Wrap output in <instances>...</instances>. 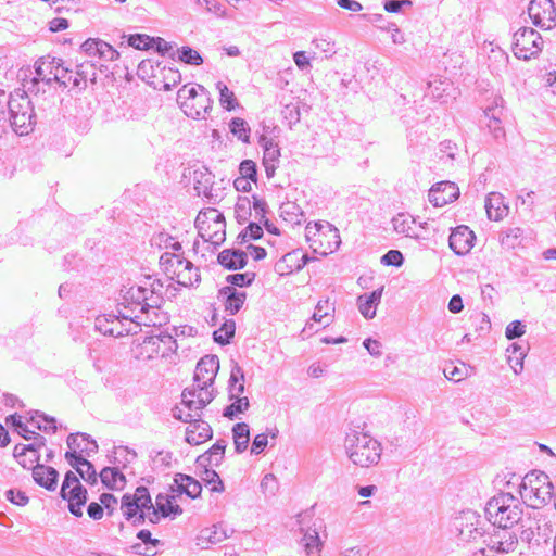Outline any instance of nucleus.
I'll return each instance as SVG.
<instances>
[{
    "mask_svg": "<svg viewBox=\"0 0 556 556\" xmlns=\"http://www.w3.org/2000/svg\"><path fill=\"white\" fill-rule=\"evenodd\" d=\"M58 477V471L52 467L37 464L33 468V478L35 482L49 491H54L56 489Z\"/></svg>",
    "mask_w": 556,
    "mask_h": 556,
    "instance_id": "28",
    "label": "nucleus"
},
{
    "mask_svg": "<svg viewBox=\"0 0 556 556\" xmlns=\"http://www.w3.org/2000/svg\"><path fill=\"white\" fill-rule=\"evenodd\" d=\"M9 127L18 136L28 135L36 124L31 101L26 93L16 92L9 98Z\"/></svg>",
    "mask_w": 556,
    "mask_h": 556,
    "instance_id": "6",
    "label": "nucleus"
},
{
    "mask_svg": "<svg viewBox=\"0 0 556 556\" xmlns=\"http://www.w3.org/2000/svg\"><path fill=\"white\" fill-rule=\"evenodd\" d=\"M344 450L348 458L362 468L377 465L382 454L381 443L370 433L362 430H351L346 433Z\"/></svg>",
    "mask_w": 556,
    "mask_h": 556,
    "instance_id": "2",
    "label": "nucleus"
},
{
    "mask_svg": "<svg viewBox=\"0 0 556 556\" xmlns=\"http://www.w3.org/2000/svg\"><path fill=\"white\" fill-rule=\"evenodd\" d=\"M459 197V188L455 182L441 181L431 187L429 190V201L437 207L444 206L457 200Z\"/></svg>",
    "mask_w": 556,
    "mask_h": 556,
    "instance_id": "18",
    "label": "nucleus"
},
{
    "mask_svg": "<svg viewBox=\"0 0 556 556\" xmlns=\"http://www.w3.org/2000/svg\"><path fill=\"white\" fill-rule=\"evenodd\" d=\"M263 236V228L258 223L251 222L249 225L239 233L237 240L239 243H243L248 240H257Z\"/></svg>",
    "mask_w": 556,
    "mask_h": 556,
    "instance_id": "56",
    "label": "nucleus"
},
{
    "mask_svg": "<svg viewBox=\"0 0 556 556\" xmlns=\"http://www.w3.org/2000/svg\"><path fill=\"white\" fill-rule=\"evenodd\" d=\"M208 222H212L211 228H225V217L224 215L215 208H207L204 212H200L195 218V227L198 228L199 236L202 239H205L206 236V226Z\"/></svg>",
    "mask_w": 556,
    "mask_h": 556,
    "instance_id": "21",
    "label": "nucleus"
},
{
    "mask_svg": "<svg viewBox=\"0 0 556 556\" xmlns=\"http://www.w3.org/2000/svg\"><path fill=\"white\" fill-rule=\"evenodd\" d=\"M240 177L248 178L251 181L257 180V167L254 161L244 160L239 165Z\"/></svg>",
    "mask_w": 556,
    "mask_h": 556,
    "instance_id": "64",
    "label": "nucleus"
},
{
    "mask_svg": "<svg viewBox=\"0 0 556 556\" xmlns=\"http://www.w3.org/2000/svg\"><path fill=\"white\" fill-rule=\"evenodd\" d=\"M383 287L374 290L369 294L365 293L357 298L358 309L361 314L367 318L371 319L376 315V307L381 301Z\"/></svg>",
    "mask_w": 556,
    "mask_h": 556,
    "instance_id": "30",
    "label": "nucleus"
},
{
    "mask_svg": "<svg viewBox=\"0 0 556 556\" xmlns=\"http://www.w3.org/2000/svg\"><path fill=\"white\" fill-rule=\"evenodd\" d=\"M215 397V390L210 386H195L193 382L191 388L184 390L181 394V404L188 410H194L199 416V412L208 405Z\"/></svg>",
    "mask_w": 556,
    "mask_h": 556,
    "instance_id": "13",
    "label": "nucleus"
},
{
    "mask_svg": "<svg viewBox=\"0 0 556 556\" xmlns=\"http://www.w3.org/2000/svg\"><path fill=\"white\" fill-rule=\"evenodd\" d=\"M280 148L277 146L267 148L263 151V165L267 178H271L275 175L276 168L279 163Z\"/></svg>",
    "mask_w": 556,
    "mask_h": 556,
    "instance_id": "44",
    "label": "nucleus"
},
{
    "mask_svg": "<svg viewBox=\"0 0 556 556\" xmlns=\"http://www.w3.org/2000/svg\"><path fill=\"white\" fill-rule=\"evenodd\" d=\"M528 14L532 23L543 29L556 26V8L553 0H531Z\"/></svg>",
    "mask_w": 556,
    "mask_h": 556,
    "instance_id": "12",
    "label": "nucleus"
},
{
    "mask_svg": "<svg viewBox=\"0 0 556 556\" xmlns=\"http://www.w3.org/2000/svg\"><path fill=\"white\" fill-rule=\"evenodd\" d=\"M46 439L37 435L35 442L28 445H16L13 455L24 468H34L39 462V450L45 445Z\"/></svg>",
    "mask_w": 556,
    "mask_h": 556,
    "instance_id": "19",
    "label": "nucleus"
},
{
    "mask_svg": "<svg viewBox=\"0 0 556 556\" xmlns=\"http://www.w3.org/2000/svg\"><path fill=\"white\" fill-rule=\"evenodd\" d=\"M134 501H136L141 508V514L138 515V518L134 520L135 526L142 525L144 522V510L152 508V501L149 494V491L146 486H138L134 494Z\"/></svg>",
    "mask_w": 556,
    "mask_h": 556,
    "instance_id": "42",
    "label": "nucleus"
},
{
    "mask_svg": "<svg viewBox=\"0 0 556 556\" xmlns=\"http://www.w3.org/2000/svg\"><path fill=\"white\" fill-rule=\"evenodd\" d=\"M443 374L446 379L460 382L472 374V368L463 362H458L457 364L451 362L444 365Z\"/></svg>",
    "mask_w": 556,
    "mask_h": 556,
    "instance_id": "37",
    "label": "nucleus"
},
{
    "mask_svg": "<svg viewBox=\"0 0 556 556\" xmlns=\"http://www.w3.org/2000/svg\"><path fill=\"white\" fill-rule=\"evenodd\" d=\"M56 64L59 65V59L51 55H45L38 59L35 63L36 76L34 77L33 83L37 84L42 81L47 85L53 83L54 68Z\"/></svg>",
    "mask_w": 556,
    "mask_h": 556,
    "instance_id": "22",
    "label": "nucleus"
},
{
    "mask_svg": "<svg viewBox=\"0 0 556 556\" xmlns=\"http://www.w3.org/2000/svg\"><path fill=\"white\" fill-rule=\"evenodd\" d=\"M67 446L71 453L77 455L94 453L98 450L96 441L91 440L86 433L70 434L67 438Z\"/></svg>",
    "mask_w": 556,
    "mask_h": 556,
    "instance_id": "29",
    "label": "nucleus"
},
{
    "mask_svg": "<svg viewBox=\"0 0 556 556\" xmlns=\"http://www.w3.org/2000/svg\"><path fill=\"white\" fill-rule=\"evenodd\" d=\"M65 458L86 482L91 484L97 482V472L90 462L71 452H66Z\"/></svg>",
    "mask_w": 556,
    "mask_h": 556,
    "instance_id": "24",
    "label": "nucleus"
},
{
    "mask_svg": "<svg viewBox=\"0 0 556 556\" xmlns=\"http://www.w3.org/2000/svg\"><path fill=\"white\" fill-rule=\"evenodd\" d=\"M186 441L191 445H200L213 435V430L208 422L195 418L186 427Z\"/></svg>",
    "mask_w": 556,
    "mask_h": 556,
    "instance_id": "20",
    "label": "nucleus"
},
{
    "mask_svg": "<svg viewBox=\"0 0 556 556\" xmlns=\"http://www.w3.org/2000/svg\"><path fill=\"white\" fill-rule=\"evenodd\" d=\"M392 225L394 231L397 233L413 239L421 238V235L419 233L416 226V219L409 214L399 213L392 218Z\"/></svg>",
    "mask_w": 556,
    "mask_h": 556,
    "instance_id": "27",
    "label": "nucleus"
},
{
    "mask_svg": "<svg viewBox=\"0 0 556 556\" xmlns=\"http://www.w3.org/2000/svg\"><path fill=\"white\" fill-rule=\"evenodd\" d=\"M229 382V399L232 403L225 408L224 416L232 419L238 414L244 413L250 406L249 399L241 396L244 391V381L239 366L232 368Z\"/></svg>",
    "mask_w": 556,
    "mask_h": 556,
    "instance_id": "10",
    "label": "nucleus"
},
{
    "mask_svg": "<svg viewBox=\"0 0 556 556\" xmlns=\"http://www.w3.org/2000/svg\"><path fill=\"white\" fill-rule=\"evenodd\" d=\"M521 539L531 545H541L554 540L555 523L542 511L535 510L522 523Z\"/></svg>",
    "mask_w": 556,
    "mask_h": 556,
    "instance_id": "7",
    "label": "nucleus"
},
{
    "mask_svg": "<svg viewBox=\"0 0 556 556\" xmlns=\"http://www.w3.org/2000/svg\"><path fill=\"white\" fill-rule=\"evenodd\" d=\"M216 89L219 91L220 105L227 111H232L237 105L233 92L223 81L216 83Z\"/></svg>",
    "mask_w": 556,
    "mask_h": 556,
    "instance_id": "52",
    "label": "nucleus"
},
{
    "mask_svg": "<svg viewBox=\"0 0 556 556\" xmlns=\"http://www.w3.org/2000/svg\"><path fill=\"white\" fill-rule=\"evenodd\" d=\"M525 230L520 227H511L503 231L501 235L502 245L514 249L521 243Z\"/></svg>",
    "mask_w": 556,
    "mask_h": 556,
    "instance_id": "47",
    "label": "nucleus"
},
{
    "mask_svg": "<svg viewBox=\"0 0 556 556\" xmlns=\"http://www.w3.org/2000/svg\"><path fill=\"white\" fill-rule=\"evenodd\" d=\"M114 464L125 469L137 458V453L127 446H117L113 452Z\"/></svg>",
    "mask_w": 556,
    "mask_h": 556,
    "instance_id": "48",
    "label": "nucleus"
},
{
    "mask_svg": "<svg viewBox=\"0 0 556 556\" xmlns=\"http://www.w3.org/2000/svg\"><path fill=\"white\" fill-rule=\"evenodd\" d=\"M121 508L127 520L132 519L134 521L138 518V515L141 514V508L139 507L138 503L134 501V496H130V494H125L122 497Z\"/></svg>",
    "mask_w": 556,
    "mask_h": 556,
    "instance_id": "51",
    "label": "nucleus"
},
{
    "mask_svg": "<svg viewBox=\"0 0 556 556\" xmlns=\"http://www.w3.org/2000/svg\"><path fill=\"white\" fill-rule=\"evenodd\" d=\"M509 354L507 355V362L510 368L514 370L516 375L522 371L523 369V361L526 357L525 350H507Z\"/></svg>",
    "mask_w": 556,
    "mask_h": 556,
    "instance_id": "59",
    "label": "nucleus"
},
{
    "mask_svg": "<svg viewBox=\"0 0 556 556\" xmlns=\"http://www.w3.org/2000/svg\"><path fill=\"white\" fill-rule=\"evenodd\" d=\"M458 539L463 543L477 541L482 535L480 517L472 510L463 511L454 521Z\"/></svg>",
    "mask_w": 556,
    "mask_h": 556,
    "instance_id": "14",
    "label": "nucleus"
},
{
    "mask_svg": "<svg viewBox=\"0 0 556 556\" xmlns=\"http://www.w3.org/2000/svg\"><path fill=\"white\" fill-rule=\"evenodd\" d=\"M542 37L533 28L521 27L514 34L513 52L518 59L529 60L542 50Z\"/></svg>",
    "mask_w": 556,
    "mask_h": 556,
    "instance_id": "8",
    "label": "nucleus"
},
{
    "mask_svg": "<svg viewBox=\"0 0 556 556\" xmlns=\"http://www.w3.org/2000/svg\"><path fill=\"white\" fill-rule=\"evenodd\" d=\"M303 534L301 544L306 556H319L323 548V542L316 528L301 529Z\"/></svg>",
    "mask_w": 556,
    "mask_h": 556,
    "instance_id": "31",
    "label": "nucleus"
},
{
    "mask_svg": "<svg viewBox=\"0 0 556 556\" xmlns=\"http://www.w3.org/2000/svg\"><path fill=\"white\" fill-rule=\"evenodd\" d=\"M30 421L35 424L39 430H52L53 432L56 430L55 419L39 414L38 412H36L35 415L30 417Z\"/></svg>",
    "mask_w": 556,
    "mask_h": 556,
    "instance_id": "61",
    "label": "nucleus"
},
{
    "mask_svg": "<svg viewBox=\"0 0 556 556\" xmlns=\"http://www.w3.org/2000/svg\"><path fill=\"white\" fill-rule=\"evenodd\" d=\"M212 184L211 173L194 172V189L198 194L207 195L208 186Z\"/></svg>",
    "mask_w": 556,
    "mask_h": 556,
    "instance_id": "62",
    "label": "nucleus"
},
{
    "mask_svg": "<svg viewBox=\"0 0 556 556\" xmlns=\"http://www.w3.org/2000/svg\"><path fill=\"white\" fill-rule=\"evenodd\" d=\"M217 261L228 270L242 269L248 264V254L242 250L225 249L218 254Z\"/></svg>",
    "mask_w": 556,
    "mask_h": 556,
    "instance_id": "23",
    "label": "nucleus"
},
{
    "mask_svg": "<svg viewBox=\"0 0 556 556\" xmlns=\"http://www.w3.org/2000/svg\"><path fill=\"white\" fill-rule=\"evenodd\" d=\"M159 77L161 78V86L165 91L170 90L181 80V74L174 67H161L160 63L156 64Z\"/></svg>",
    "mask_w": 556,
    "mask_h": 556,
    "instance_id": "41",
    "label": "nucleus"
},
{
    "mask_svg": "<svg viewBox=\"0 0 556 556\" xmlns=\"http://www.w3.org/2000/svg\"><path fill=\"white\" fill-rule=\"evenodd\" d=\"M279 215L291 226L301 225V223L305 220V213L301 206L293 201L283 202L279 207Z\"/></svg>",
    "mask_w": 556,
    "mask_h": 556,
    "instance_id": "33",
    "label": "nucleus"
},
{
    "mask_svg": "<svg viewBox=\"0 0 556 556\" xmlns=\"http://www.w3.org/2000/svg\"><path fill=\"white\" fill-rule=\"evenodd\" d=\"M219 296L225 300V309L230 315L237 314L247 300V293L244 291H238L233 287H223L219 290Z\"/></svg>",
    "mask_w": 556,
    "mask_h": 556,
    "instance_id": "25",
    "label": "nucleus"
},
{
    "mask_svg": "<svg viewBox=\"0 0 556 556\" xmlns=\"http://www.w3.org/2000/svg\"><path fill=\"white\" fill-rule=\"evenodd\" d=\"M202 536L212 544H218L226 540L229 535L223 526L214 525L212 528L204 530L202 532Z\"/></svg>",
    "mask_w": 556,
    "mask_h": 556,
    "instance_id": "58",
    "label": "nucleus"
},
{
    "mask_svg": "<svg viewBox=\"0 0 556 556\" xmlns=\"http://www.w3.org/2000/svg\"><path fill=\"white\" fill-rule=\"evenodd\" d=\"M177 103L187 116L200 119L212 110L213 100L203 86L185 85L177 92Z\"/></svg>",
    "mask_w": 556,
    "mask_h": 556,
    "instance_id": "5",
    "label": "nucleus"
},
{
    "mask_svg": "<svg viewBox=\"0 0 556 556\" xmlns=\"http://www.w3.org/2000/svg\"><path fill=\"white\" fill-rule=\"evenodd\" d=\"M155 506L160 510L162 517L177 516L182 513V509L176 504L175 495L159 494L155 498Z\"/></svg>",
    "mask_w": 556,
    "mask_h": 556,
    "instance_id": "38",
    "label": "nucleus"
},
{
    "mask_svg": "<svg viewBox=\"0 0 556 556\" xmlns=\"http://www.w3.org/2000/svg\"><path fill=\"white\" fill-rule=\"evenodd\" d=\"M97 79V72L93 64L88 62L76 65V71H72V80L70 85L73 88L81 91L87 88L88 80L94 83Z\"/></svg>",
    "mask_w": 556,
    "mask_h": 556,
    "instance_id": "26",
    "label": "nucleus"
},
{
    "mask_svg": "<svg viewBox=\"0 0 556 556\" xmlns=\"http://www.w3.org/2000/svg\"><path fill=\"white\" fill-rule=\"evenodd\" d=\"M219 369V361L216 355H206L202 357L195 367L193 381L195 386L213 387L214 380Z\"/></svg>",
    "mask_w": 556,
    "mask_h": 556,
    "instance_id": "16",
    "label": "nucleus"
},
{
    "mask_svg": "<svg viewBox=\"0 0 556 556\" xmlns=\"http://www.w3.org/2000/svg\"><path fill=\"white\" fill-rule=\"evenodd\" d=\"M230 131L244 143L250 142V127L241 117H233L229 124Z\"/></svg>",
    "mask_w": 556,
    "mask_h": 556,
    "instance_id": "50",
    "label": "nucleus"
},
{
    "mask_svg": "<svg viewBox=\"0 0 556 556\" xmlns=\"http://www.w3.org/2000/svg\"><path fill=\"white\" fill-rule=\"evenodd\" d=\"M497 108H488L484 111L485 117L489 118V123L486 124L490 131L493 134L494 138L498 139L504 137L505 132L503 127L501 126V118L498 116Z\"/></svg>",
    "mask_w": 556,
    "mask_h": 556,
    "instance_id": "49",
    "label": "nucleus"
},
{
    "mask_svg": "<svg viewBox=\"0 0 556 556\" xmlns=\"http://www.w3.org/2000/svg\"><path fill=\"white\" fill-rule=\"evenodd\" d=\"M485 211L489 219L501 220L508 211V207L504 204L502 194L492 192L485 199Z\"/></svg>",
    "mask_w": 556,
    "mask_h": 556,
    "instance_id": "32",
    "label": "nucleus"
},
{
    "mask_svg": "<svg viewBox=\"0 0 556 556\" xmlns=\"http://www.w3.org/2000/svg\"><path fill=\"white\" fill-rule=\"evenodd\" d=\"M321 237H333V245L329 242V245L326 248L329 252L336 251L341 243L339 230L332 224L328 222H314L306 225L305 238L306 241L309 242V247L314 252H317L318 250L316 247L317 242L323 245Z\"/></svg>",
    "mask_w": 556,
    "mask_h": 556,
    "instance_id": "11",
    "label": "nucleus"
},
{
    "mask_svg": "<svg viewBox=\"0 0 556 556\" xmlns=\"http://www.w3.org/2000/svg\"><path fill=\"white\" fill-rule=\"evenodd\" d=\"M233 444L237 453L247 451L250 442V428L245 422H238L232 427Z\"/></svg>",
    "mask_w": 556,
    "mask_h": 556,
    "instance_id": "40",
    "label": "nucleus"
},
{
    "mask_svg": "<svg viewBox=\"0 0 556 556\" xmlns=\"http://www.w3.org/2000/svg\"><path fill=\"white\" fill-rule=\"evenodd\" d=\"M163 303L162 295L154 288L132 286L124 291L122 305L126 312H121L123 318L135 321L137 325L155 320L149 316L150 311L156 315Z\"/></svg>",
    "mask_w": 556,
    "mask_h": 556,
    "instance_id": "1",
    "label": "nucleus"
},
{
    "mask_svg": "<svg viewBox=\"0 0 556 556\" xmlns=\"http://www.w3.org/2000/svg\"><path fill=\"white\" fill-rule=\"evenodd\" d=\"M121 467H105L100 472V479L104 485L110 489H122L125 484V476L119 470Z\"/></svg>",
    "mask_w": 556,
    "mask_h": 556,
    "instance_id": "39",
    "label": "nucleus"
},
{
    "mask_svg": "<svg viewBox=\"0 0 556 556\" xmlns=\"http://www.w3.org/2000/svg\"><path fill=\"white\" fill-rule=\"evenodd\" d=\"M61 495L68 502L70 511L76 517H81L83 507L87 502V491L83 488L74 472L68 471L65 475L61 488Z\"/></svg>",
    "mask_w": 556,
    "mask_h": 556,
    "instance_id": "9",
    "label": "nucleus"
},
{
    "mask_svg": "<svg viewBox=\"0 0 556 556\" xmlns=\"http://www.w3.org/2000/svg\"><path fill=\"white\" fill-rule=\"evenodd\" d=\"M251 201L248 197H239L235 205L236 219L239 224L248 222L251 216Z\"/></svg>",
    "mask_w": 556,
    "mask_h": 556,
    "instance_id": "53",
    "label": "nucleus"
},
{
    "mask_svg": "<svg viewBox=\"0 0 556 556\" xmlns=\"http://www.w3.org/2000/svg\"><path fill=\"white\" fill-rule=\"evenodd\" d=\"M236 331V324L232 319L226 320L223 326L213 332V340L217 344L226 345L233 337Z\"/></svg>",
    "mask_w": 556,
    "mask_h": 556,
    "instance_id": "46",
    "label": "nucleus"
},
{
    "mask_svg": "<svg viewBox=\"0 0 556 556\" xmlns=\"http://www.w3.org/2000/svg\"><path fill=\"white\" fill-rule=\"evenodd\" d=\"M485 516L492 525L506 530L522 520V504L510 493H501L486 503Z\"/></svg>",
    "mask_w": 556,
    "mask_h": 556,
    "instance_id": "3",
    "label": "nucleus"
},
{
    "mask_svg": "<svg viewBox=\"0 0 556 556\" xmlns=\"http://www.w3.org/2000/svg\"><path fill=\"white\" fill-rule=\"evenodd\" d=\"M299 257V250H293L286 253L275 265V270L280 275H289L294 271H300L301 264Z\"/></svg>",
    "mask_w": 556,
    "mask_h": 556,
    "instance_id": "35",
    "label": "nucleus"
},
{
    "mask_svg": "<svg viewBox=\"0 0 556 556\" xmlns=\"http://www.w3.org/2000/svg\"><path fill=\"white\" fill-rule=\"evenodd\" d=\"M201 478L206 486H210L211 492L222 493L224 491V483L215 470L205 467Z\"/></svg>",
    "mask_w": 556,
    "mask_h": 556,
    "instance_id": "54",
    "label": "nucleus"
},
{
    "mask_svg": "<svg viewBox=\"0 0 556 556\" xmlns=\"http://www.w3.org/2000/svg\"><path fill=\"white\" fill-rule=\"evenodd\" d=\"M175 484L180 493H186L191 498H197L202 491V486L199 481L182 473L176 475Z\"/></svg>",
    "mask_w": 556,
    "mask_h": 556,
    "instance_id": "36",
    "label": "nucleus"
},
{
    "mask_svg": "<svg viewBox=\"0 0 556 556\" xmlns=\"http://www.w3.org/2000/svg\"><path fill=\"white\" fill-rule=\"evenodd\" d=\"M334 312V306L328 299L319 300L315 306V311L313 314V319L315 323L320 324L323 327H326L330 324L332 318V313Z\"/></svg>",
    "mask_w": 556,
    "mask_h": 556,
    "instance_id": "43",
    "label": "nucleus"
},
{
    "mask_svg": "<svg viewBox=\"0 0 556 556\" xmlns=\"http://www.w3.org/2000/svg\"><path fill=\"white\" fill-rule=\"evenodd\" d=\"M517 545L518 540L516 535L507 531H496L490 535L486 548L481 549V553L489 552L491 556H495V554H509L516 551Z\"/></svg>",
    "mask_w": 556,
    "mask_h": 556,
    "instance_id": "15",
    "label": "nucleus"
},
{
    "mask_svg": "<svg viewBox=\"0 0 556 556\" xmlns=\"http://www.w3.org/2000/svg\"><path fill=\"white\" fill-rule=\"evenodd\" d=\"M476 236L466 225L454 228L448 238V245L456 255L467 254L473 247Z\"/></svg>",
    "mask_w": 556,
    "mask_h": 556,
    "instance_id": "17",
    "label": "nucleus"
},
{
    "mask_svg": "<svg viewBox=\"0 0 556 556\" xmlns=\"http://www.w3.org/2000/svg\"><path fill=\"white\" fill-rule=\"evenodd\" d=\"M255 273L245 271L242 274H231L226 277L229 287H249L255 280Z\"/></svg>",
    "mask_w": 556,
    "mask_h": 556,
    "instance_id": "57",
    "label": "nucleus"
},
{
    "mask_svg": "<svg viewBox=\"0 0 556 556\" xmlns=\"http://www.w3.org/2000/svg\"><path fill=\"white\" fill-rule=\"evenodd\" d=\"M271 437V439H276L278 435V429H273L270 433H258L254 437L252 446H251V453L254 455H258L264 452L266 446L268 445V437Z\"/></svg>",
    "mask_w": 556,
    "mask_h": 556,
    "instance_id": "55",
    "label": "nucleus"
},
{
    "mask_svg": "<svg viewBox=\"0 0 556 556\" xmlns=\"http://www.w3.org/2000/svg\"><path fill=\"white\" fill-rule=\"evenodd\" d=\"M72 80V70L63 64V60L59 59V65L54 68L53 81L59 83L61 86L67 87Z\"/></svg>",
    "mask_w": 556,
    "mask_h": 556,
    "instance_id": "60",
    "label": "nucleus"
},
{
    "mask_svg": "<svg viewBox=\"0 0 556 556\" xmlns=\"http://www.w3.org/2000/svg\"><path fill=\"white\" fill-rule=\"evenodd\" d=\"M206 229V236L205 239H203L205 242H210L216 248L225 241V228H211V224H208Z\"/></svg>",
    "mask_w": 556,
    "mask_h": 556,
    "instance_id": "63",
    "label": "nucleus"
},
{
    "mask_svg": "<svg viewBox=\"0 0 556 556\" xmlns=\"http://www.w3.org/2000/svg\"><path fill=\"white\" fill-rule=\"evenodd\" d=\"M554 494V485L543 471L527 473L520 484V496L529 507L538 509L548 504Z\"/></svg>",
    "mask_w": 556,
    "mask_h": 556,
    "instance_id": "4",
    "label": "nucleus"
},
{
    "mask_svg": "<svg viewBox=\"0 0 556 556\" xmlns=\"http://www.w3.org/2000/svg\"><path fill=\"white\" fill-rule=\"evenodd\" d=\"M226 446V441L218 440L207 452L198 457L197 463L204 467L220 465L224 458Z\"/></svg>",
    "mask_w": 556,
    "mask_h": 556,
    "instance_id": "34",
    "label": "nucleus"
},
{
    "mask_svg": "<svg viewBox=\"0 0 556 556\" xmlns=\"http://www.w3.org/2000/svg\"><path fill=\"white\" fill-rule=\"evenodd\" d=\"M173 59L175 56H177V59L185 63V64H188V65H201L203 64V58L201 56V54L192 49L191 47L189 46H184L179 49L176 50V52H174L172 55H170Z\"/></svg>",
    "mask_w": 556,
    "mask_h": 556,
    "instance_id": "45",
    "label": "nucleus"
}]
</instances>
